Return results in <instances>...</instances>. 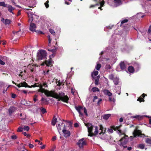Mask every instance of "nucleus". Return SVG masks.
<instances>
[{
	"instance_id": "1",
	"label": "nucleus",
	"mask_w": 151,
	"mask_h": 151,
	"mask_svg": "<svg viewBox=\"0 0 151 151\" xmlns=\"http://www.w3.org/2000/svg\"><path fill=\"white\" fill-rule=\"evenodd\" d=\"M45 94L47 96H51L53 98L58 99V101H61L68 103L69 98L67 95H65V93L63 92H59V93H55L54 91H49L46 90L45 92Z\"/></svg>"
},
{
	"instance_id": "2",
	"label": "nucleus",
	"mask_w": 151,
	"mask_h": 151,
	"mask_svg": "<svg viewBox=\"0 0 151 151\" xmlns=\"http://www.w3.org/2000/svg\"><path fill=\"white\" fill-rule=\"evenodd\" d=\"M85 126L88 128V136L92 137L93 136L96 135L97 134L99 131L97 126L95 127V131L93 133L92 131L94 126L91 124L89 123H85Z\"/></svg>"
},
{
	"instance_id": "3",
	"label": "nucleus",
	"mask_w": 151,
	"mask_h": 151,
	"mask_svg": "<svg viewBox=\"0 0 151 151\" xmlns=\"http://www.w3.org/2000/svg\"><path fill=\"white\" fill-rule=\"evenodd\" d=\"M47 56V54L45 51L41 50L40 52L37 53V58L39 60H41L43 59H45Z\"/></svg>"
},
{
	"instance_id": "4",
	"label": "nucleus",
	"mask_w": 151,
	"mask_h": 151,
	"mask_svg": "<svg viewBox=\"0 0 151 151\" xmlns=\"http://www.w3.org/2000/svg\"><path fill=\"white\" fill-rule=\"evenodd\" d=\"M84 138H82L80 139L78 142L77 143V144L80 148L83 147V146L86 145V142L84 140Z\"/></svg>"
},
{
	"instance_id": "5",
	"label": "nucleus",
	"mask_w": 151,
	"mask_h": 151,
	"mask_svg": "<svg viewBox=\"0 0 151 151\" xmlns=\"http://www.w3.org/2000/svg\"><path fill=\"white\" fill-rule=\"evenodd\" d=\"M62 132L64 134V136L65 137H67L70 136V132L69 131L66 130V127L65 124L63 126Z\"/></svg>"
},
{
	"instance_id": "6",
	"label": "nucleus",
	"mask_w": 151,
	"mask_h": 151,
	"mask_svg": "<svg viewBox=\"0 0 151 151\" xmlns=\"http://www.w3.org/2000/svg\"><path fill=\"white\" fill-rule=\"evenodd\" d=\"M75 107L76 110L78 112L79 114V116L80 117H82L83 116V113L81 112V111L83 109V107L81 106H75Z\"/></svg>"
},
{
	"instance_id": "7",
	"label": "nucleus",
	"mask_w": 151,
	"mask_h": 151,
	"mask_svg": "<svg viewBox=\"0 0 151 151\" xmlns=\"http://www.w3.org/2000/svg\"><path fill=\"white\" fill-rule=\"evenodd\" d=\"M133 134L134 137H136L137 136H142L143 135L144 136H145V135L142 134L140 131L139 130H134L133 132ZM141 136L142 137V136Z\"/></svg>"
},
{
	"instance_id": "8",
	"label": "nucleus",
	"mask_w": 151,
	"mask_h": 151,
	"mask_svg": "<svg viewBox=\"0 0 151 151\" xmlns=\"http://www.w3.org/2000/svg\"><path fill=\"white\" fill-rule=\"evenodd\" d=\"M17 109V108L14 106H11L8 109L9 114L10 116L12 115V114L14 113Z\"/></svg>"
},
{
	"instance_id": "9",
	"label": "nucleus",
	"mask_w": 151,
	"mask_h": 151,
	"mask_svg": "<svg viewBox=\"0 0 151 151\" xmlns=\"http://www.w3.org/2000/svg\"><path fill=\"white\" fill-rule=\"evenodd\" d=\"M36 28V26L35 24L33 23H30L29 28V29L30 31L37 32L35 29Z\"/></svg>"
},
{
	"instance_id": "10",
	"label": "nucleus",
	"mask_w": 151,
	"mask_h": 151,
	"mask_svg": "<svg viewBox=\"0 0 151 151\" xmlns=\"http://www.w3.org/2000/svg\"><path fill=\"white\" fill-rule=\"evenodd\" d=\"M27 14L29 18V19L28 20V22H29L32 23V22L33 21V18L32 15L33 14V13L29 11L27 12Z\"/></svg>"
},
{
	"instance_id": "11",
	"label": "nucleus",
	"mask_w": 151,
	"mask_h": 151,
	"mask_svg": "<svg viewBox=\"0 0 151 151\" xmlns=\"http://www.w3.org/2000/svg\"><path fill=\"white\" fill-rule=\"evenodd\" d=\"M145 96H147V94L144 93H143L140 97L138 98L137 100L139 101L140 102H144L145 101L144 98Z\"/></svg>"
},
{
	"instance_id": "12",
	"label": "nucleus",
	"mask_w": 151,
	"mask_h": 151,
	"mask_svg": "<svg viewBox=\"0 0 151 151\" xmlns=\"http://www.w3.org/2000/svg\"><path fill=\"white\" fill-rule=\"evenodd\" d=\"M52 60L51 58H50L48 60H46L45 61V63L47 66H52Z\"/></svg>"
},
{
	"instance_id": "13",
	"label": "nucleus",
	"mask_w": 151,
	"mask_h": 151,
	"mask_svg": "<svg viewBox=\"0 0 151 151\" xmlns=\"http://www.w3.org/2000/svg\"><path fill=\"white\" fill-rule=\"evenodd\" d=\"M119 66L122 70H123L126 68L125 64L123 61H121L119 63Z\"/></svg>"
},
{
	"instance_id": "14",
	"label": "nucleus",
	"mask_w": 151,
	"mask_h": 151,
	"mask_svg": "<svg viewBox=\"0 0 151 151\" xmlns=\"http://www.w3.org/2000/svg\"><path fill=\"white\" fill-rule=\"evenodd\" d=\"M6 7L8 8V11L9 12L14 14L12 11L15 9L12 6L9 5H8Z\"/></svg>"
},
{
	"instance_id": "15",
	"label": "nucleus",
	"mask_w": 151,
	"mask_h": 151,
	"mask_svg": "<svg viewBox=\"0 0 151 151\" xmlns=\"http://www.w3.org/2000/svg\"><path fill=\"white\" fill-rule=\"evenodd\" d=\"M128 70L130 73H133L134 71V69L132 66H129L128 68Z\"/></svg>"
},
{
	"instance_id": "16",
	"label": "nucleus",
	"mask_w": 151,
	"mask_h": 151,
	"mask_svg": "<svg viewBox=\"0 0 151 151\" xmlns=\"http://www.w3.org/2000/svg\"><path fill=\"white\" fill-rule=\"evenodd\" d=\"M57 118L55 117V116H54L51 122L53 126H54L55 125L56 123L57 122Z\"/></svg>"
},
{
	"instance_id": "17",
	"label": "nucleus",
	"mask_w": 151,
	"mask_h": 151,
	"mask_svg": "<svg viewBox=\"0 0 151 151\" xmlns=\"http://www.w3.org/2000/svg\"><path fill=\"white\" fill-rule=\"evenodd\" d=\"M98 71L96 70L94 71V72L92 73L91 74V76L93 80L94 78V77L93 76V75H94V76H96L98 75Z\"/></svg>"
},
{
	"instance_id": "18",
	"label": "nucleus",
	"mask_w": 151,
	"mask_h": 151,
	"mask_svg": "<svg viewBox=\"0 0 151 151\" xmlns=\"http://www.w3.org/2000/svg\"><path fill=\"white\" fill-rule=\"evenodd\" d=\"M114 83L115 85H117L119 82V79L117 77L115 78L113 80Z\"/></svg>"
},
{
	"instance_id": "19",
	"label": "nucleus",
	"mask_w": 151,
	"mask_h": 151,
	"mask_svg": "<svg viewBox=\"0 0 151 151\" xmlns=\"http://www.w3.org/2000/svg\"><path fill=\"white\" fill-rule=\"evenodd\" d=\"M20 83L21 87H30L28 85L27 83L25 82L23 83Z\"/></svg>"
},
{
	"instance_id": "20",
	"label": "nucleus",
	"mask_w": 151,
	"mask_h": 151,
	"mask_svg": "<svg viewBox=\"0 0 151 151\" xmlns=\"http://www.w3.org/2000/svg\"><path fill=\"white\" fill-rule=\"evenodd\" d=\"M132 117L133 118L137 119L138 120H140L143 119V116H139V115H136L132 116Z\"/></svg>"
},
{
	"instance_id": "21",
	"label": "nucleus",
	"mask_w": 151,
	"mask_h": 151,
	"mask_svg": "<svg viewBox=\"0 0 151 151\" xmlns=\"http://www.w3.org/2000/svg\"><path fill=\"white\" fill-rule=\"evenodd\" d=\"M111 116V114H105L103 116V118L104 119L107 120Z\"/></svg>"
},
{
	"instance_id": "22",
	"label": "nucleus",
	"mask_w": 151,
	"mask_h": 151,
	"mask_svg": "<svg viewBox=\"0 0 151 151\" xmlns=\"http://www.w3.org/2000/svg\"><path fill=\"white\" fill-rule=\"evenodd\" d=\"M145 145L143 144H139L137 146V147L139 148H140L142 149H143L145 148Z\"/></svg>"
},
{
	"instance_id": "23",
	"label": "nucleus",
	"mask_w": 151,
	"mask_h": 151,
	"mask_svg": "<svg viewBox=\"0 0 151 151\" xmlns=\"http://www.w3.org/2000/svg\"><path fill=\"white\" fill-rule=\"evenodd\" d=\"M128 21V19H124V20L121 21L120 26H121L123 24L127 22Z\"/></svg>"
},
{
	"instance_id": "24",
	"label": "nucleus",
	"mask_w": 151,
	"mask_h": 151,
	"mask_svg": "<svg viewBox=\"0 0 151 151\" xmlns=\"http://www.w3.org/2000/svg\"><path fill=\"white\" fill-rule=\"evenodd\" d=\"M91 90L93 92H95L96 91H99V88L96 87H93L92 89Z\"/></svg>"
},
{
	"instance_id": "25",
	"label": "nucleus",
	"mask_w": 151,
	"mask_h": 151,
	"mask_svg": "<svg viewBox=\"0 0 151 151\" xmlns=\"http://www.w3.org/2000/svg\"><path fill=\"white\" fill-rule=\"evenodd\" d=\"M11 22V21L9 19H6L5 20L4 24H9Z\"/></svg>"
},
{
	"instance_id": "26",
	"label": "nucleus",
	"mask_w": 151,
	"mask_h": 151,
	"mask_svg": "<svg viewBox=\"0 0 151 151\" xmlns=\"http://www.w3.org/2000/svg\"><path fill=\"white\" fill-rule=\"evenodd\" d=\"M104 128L101 125H100V127L99 130H101V132H100V133H99V134H101L102 133H104L105 132V130L104 131V132H103V130Z\"/></svg>"
},
{
	"instance_id": "27",
	"label": "nucleus",
	"mask_w": 151,
	"mask_h": 151,
	"mask_svg": "<svg viewBox=\"0 0 151 151\" xmlns=\"http://www.w3.org/2000/svg\"><path fill=\"white\" fill-rule=\"evenodd\" d=\"M0 6H2L4 7H7V4H5L4 2H0Z\"/></svg>"
},
{
	"instance_id": "28",
	"label": "nucleus",
	"mask_w": 151,
	"mask_h": 151,
	"mask_svg": "<svg viewBox=\"0 0 151 151\" xmlns=\"http://www.w3.org/2000/svg\"><path fill=\"white\" fill-rule=\"evenodd\" d=\"M101 67V65L100 64H98L96 66V69L98 70H99Z\"/></svg>"
},
{
	"instance_id": "29",
	"label": "nucleus",
	"mask_w": 151,
	"mask_h": 151,
	"mask_svg": "<svg viewBox=\"0 0 151 151\" xmlns=\"http://www.w3.org/2000/svg\"><path fill=\"white\" fill-rule=\"evenodd\" d=\"M105 68L106 70L110 69L111 68V66L110 65L107 64L105 66Z\"/></svg>"
},
{
	"instance_id": "30",
	"label": "nucleus",
	"mask_w": 151,
	"mask_h": 151,
	"mask_svg": "<svg viewBox=\"0 0 151 151\" xmlns=\"http://www.w3.org/2000/svg\"><path fill=\"white\" fill-rule=\"evenodd\" d=\"M114 75L113 74H111V75H109V79L113 80L114 78Z\"/></svg>"
},
{
	"instance_id": "31",
	"label": "nucleus",
	"mask_w": 151,
	"mask_h": 151,
	"mask_svg": "<svg viewBox=\"0 0 151 151\" xmlns=\"http://www.w3.org/2000/svg\"><path fill=\"white\" fill-rule=\"evenodd\" d=\"M23 129L24 131H28L29 130V128L28 126H25L23 127Z\"/></svg>"
},
{
	"instance_id": "32",
	"label": "nucleus",
	"mask_w": 151,
	"mask_h": 151,
	"mask_svg": "<svg viewBox=\"0 0 151 151\" xmlns=\"http://www.w3.org/2000/svg\"><path fill=\"white\" fill-rule=\"evenodd\" d=\"M49 31L51 33V34L53 35H55V32L53 29H50Z\"/></svg>"
},
{
	"instance_id": "33",
	"label": "nucleus",
	"mask_w": 151,
	"mask_h": 151,
	"mask_svg": "<svg viewBox=\"0 0 151 151\" xmlns=\"http://www.w3.org/2000/svg\"><path fill=\"white\" fill-rule=\"evenodd\" d=\"M46 90H45V89L43 88L42 89H39L38 90V92H41L42 93H45V91Z\"/></svg>"
},
{
	"instance_id": "34",
	"label": "nucleus",
	"mask_w": 151,
	"mask_h": 151,
	"mask_svg": "<svg viewBox=\"0 0 151 151\" xmlns=\"http://www.w3.org/2000/svg\"><path fill=\"white\" fill-rule=\"evenodd\" d=\"M103 92L104 93V94L106 95H107L109 92V91L107 89L104 90L103 91Z\"/></svg>"
},
{
	"instance_id": "35",
	"label": "nucleus",
	"mask_w": 151,
	"mask_h": 151,
	"mask_svg": "<svg viewBox=\"0 0 151 151\" xmlns=\"http://www.w3.org/2000/svg\"><path fill=\"white\" fill-rule=\"evenodd\" d=\"M112 128L114 130H116V129L118 130L119 129L120 126H116L115 127L114 126H112Z\"/></svg>"
},
{
	"instance_id": "36",
	"label": "nucleus",
	"mask_w": 151,
	"mask_h": 151,
	"mask_svg": "<svg viewBox=\"0 0 151 151\" xmlns=\"http://www.w3.org/2000/svg\"><path fill=\"white\" fill-rule=\"evenodd\" d=\"M49 1L47 0L46 1V2L45 3V5L46 8H48L49 7V5L48 4Z\"/></svg>"
},
{
	"instance_id": "37",
	"label": "nucleus",
	"mask_w": 151,
	"mask_h": 151,
	"mask_svg": "<svg viewBox=\"0 0 151 151\" xmlns=\"http://www.w3.org/2000/svg\"><path fill=\"white\" fill-rule=\"evenodd\" d=\"M23 128L22 127H19L17 130V132H22V131Z\"/></svg>"
},
{
	"instance_id": "38",
	"label": "nucleus",
	"mask_w": 151,
	"mask_h": 151,
	"mask_svg": "<svg viewBox=\"0 0 151 151\" xmlns=\"http://www.w3.org/2000/svg\"><path fill=\"white\" fill-rule=\"evenodd\" d=\"M83 110L84 112L85 113L86 115V116H88V114H87V111L86 108L85 107L83 108Z\"/></svg>"
},
{
	"instance_id": "39",
	"label": "nucleus",
	"mask_w": 151,
	"mask_h": 151,
	"mask_svg": "<svg viewBox=\"0 0 151 151\" xmlns=\"http://www.w3.org/2000/svg\"><path fill=\"white\" fill-rule=\"evenodd\" d=\"M41 111L43 114H44L47 112L46 109L45 108H42L41 109Z\"/></svg>"
},
{
	"instance_id": "40",
	"label": "nucleus",
	"mask_w": 151,
	"mask_h": 151,
	"mask_svg": "<svg viewBox=\"0 0 151 151\" xmlns=\"http://www.w3.org/2000/svg\"><path fill=\"white\" fill-rule=\"evenodd\" d=\"M113 129L112 128V126L111 127V128L109 129L108 130V132H110L111 133H112L113 132Z\"/></svg>"
},
{
	"instance_id": "41",
	"label": "nucleus",
	"mask_w": 151,
	"mask_h": 151,
	"mask_svg": "<svg viewBox=\"0 0 151 151\" xmlns=\"http://www.w3.org/2000/svg\"><path fill=\"white\" fill-rule=\"evenodd\" d=\"M37 83H35V84L32 85L31 86H29L30 87H29V88H31L32 87H38V86H37Z\"/></svg>"
},
{
	"instance_id": "42",
	"label": "nucleus",
	"mask_w": 151,
	"mask_h": 151,
	"mask_svg": "<svg viewBox=\"0 0 151 151\" xmlns=\"http://www.w3.org/2000/svg\"><path fill=\"white\" fill-rule=\"evenodd\" d=\"M146 142L147 143L151 144V139H150L149 138H147Z\"/></svg>"
},
{
	"instance_id": "43",
	"label": "nucleus",
	"mask_w": 151,
	"mask_h": 151,
	"mask_svg": "<svg viewBox=\"0 0 151 151\" xmlns=\"http://www.w3.org/2000/svg\"><path fill=\"white\" fill-rule=\"evenodd\" d=\"M48 50L49 51L53 53H55L56 52V49L50 50L48 49Z\"/></svg>"
},
{
	"instance_id": "44",
	"label": "nucleus",
	"mask_w": 151,
	"mask_h": 151,
	"mask_svg": "<svg viewBox=\"0 0 151 151\" xmlns=\"http://www.w3.org/2000/svg\"><path fill=\"white\" fill-rule=\"evenodd\" d=\"M115 3L119 4L121 2V0H114Z\"/></svg>"
},
{
	"instance_id": "45",
	"label": "nucleus",
	"mask_w": 151,
	"mask_h": 151,
	"mask_svg": "<svg viewBox=\"0 0 151 151\" xmlns=\"http://www.w3.org/2000/svg\"><path fill=\"white\" fill-rule=\"evenodd\" d=\"M99 5V4L98 3H97L94 5H91L90 6V8H92V7H94L96 6Z\"/></svg>"
},
{
	"instance_id": "46",
	"label": "nucleus",
	"mask_w": 151,
	"mask_h": 151,
	"mask_svg": "<svg viewBox=\"0 0 151 151\" xmlns=\"http://www.w3.org/2000/svg\"><path fill=\"white\" fill-rule=\"evenodd\" d=\"M47 37L48 38V41H49V44L51 42V39H50V35H48L47 36Z\"/></svg>"
},
{
	"instance_id": "47",
	"label": "nucleus",
	"mask_w": 151,
	"mask_h": 151,
	"mask_svg": "<svg viewBox=\"0 0 151 151\" xmlns=\"http://www.w3.org/2000/svg\"><path fill=\"white\" fill-rule=\"evenodd\" d=\"M58 129L59 130H61V125H60V124H58V126H57Z\"/></svg>"
},
{
	"instance_id": "48",
	"label": "nucleus",
	"mask_w": 151,
	"mask_h": 151,
	"mask_svg": "<svg viewBox=\"0 0 151 151\" xmlns=\"http://www.w3.org/2000/svg\"><path fill=\"white\" fill-rule=\"evenodd\" d=\"M21 31V30H20L19 31H13V34H16V35H17V34H19V33Z\"/></svg>"
},
{
	"instance_id": "49",
	"label": "nucleus",
	"mask_w": 151,
	"mask_h": 151,
	"mask_svg": "<svg viewBox=\"0 0 151 151\" xmlns=\"http://www.w3.org/2000/svg\"><path fill=\"white\" fill-rule=\"evenodd\" d=\"M37 96L36 95H34V98H33V101L35 102H36L37 101Z\"/></svg>"
},
{
	"instance_id": "50",
	"label": "nucleus",
	"mask_w": 151,
	"mask_h": 151,
	"mask_svg": "<svg viewBox=\"0 0 151 151\" xmlns=\"http://www.w3.org/2000/svg\"><path fill=\"white\" fill-rule=\"evenodd\" d=\"M11 138L12 139H16L17 138V137L15 135H13L11 136Z\"/></svg>"
},
{
	"instance_id": "51",
	"label": "nucleus",
	"mask_w": 151,
	"mask_h": 151,
	"mask_svg": "<svg viewBox=\"0 0 151 151\" xmlns=\"http://www.w3.org/2000/svg\"><path fill=\"white\" fill-rule=\"evenodd\" d=\"M109 100L110 101H114V98H112L111 97H109Z\"/></svg>"
},
{
	"instance_id": "52",
	"label": "nucleus",
	"mask_w": 151,
	"mask_h": 151,
	"mask_svg": "<svg viewBox=\"0 0 151 151\" xmlns=\"http://www.w3.org/2000/svg\"><path fill=\"white\" fill-rule=\"evenodd\" d=\"M104 1H102L100 2V4L101 6H103L104 4Z\"/></svg>"
},
{
	"instance_id": "53",
	"label": "nucleus",
	"mask_w": 151,
	"mask_h": 151,
	"mask_svg": "<svg viewBox=\"0 0 151 151\" xmlns=\"http://www.w3.org/2000/svg\"><path fill=\"white\" fill-rule=\"evenodd\" d=\"M5 64V63L1 60L0 59V64L3 65H4Z\"/></svg>"
},
{
	"instance_id": "54",
	"label": "nucleus",
	"mask_w": 151,
	"mask_h": 151,
	"mask_svg": "<svg viewBox=\"0 0 151 151\" xmlns=\"http://www.w3.org/2000/svg\"><path fill=\"white\" fill-rule=\"evenodd\" d=\"M70 83H69L68 82H66V84L67 85V86L68 88H70Z\"/></svg>"
},
{
	"instance_id": "55",
	"label": "nucleus",
	"mask_w": 151,
	"mask_h": 151,
	"mask_svg": "<svg viewBox=\"0 0 151 151\" xmlns=\"http://www.w3.org/2000/svg\"><path fill=\"white\" fill-rule=\"evenodd\" d=\"M99 81L98 79H95V84L96 85H98L99 84Z\"/></svg>"
},
{
	"instance_id": "56",
	"label": "nucleus",
	"mask_w": 151,
	"mask_h": 151,
	"mask_svg": "<svg viewBox=\"0 0 151 151\" xmlns=\"http://www.w3.org/2000/svg\"><path fill=\"white\" fill-rule=\"evenodd\" d=\"M35 142H38L39 143V144H40V145H41L42 144V142H40V141L39 140H38L37 139H36L35 140Z\"/></svg>"
},
{
	"instance_id": "57",
	"label": "nucleus",
	"mask_w": 151,
	"mask_h": 151,
	"mask_svg": "<svg viewBox=\"0 0 151 151\" xmlns=\"http://www.w3.org/2000/svg\"><path fill=\"white\" fill-rule=\"evenodd\" d=\"M29 147L30 148H32L34 147V145H33L31 144H29Z\"/></svg>"
},
{
	"instance_id": "58",
	"label": "nucleus",
	"mask_w": 151,
	"mask_h": 151,
	"mask_svg": "<svg viewBox=\"0 0 151 151\" xmlns=\"http://www.w3.org/2000/svg\"><path fill=\"white\" fill-rule=\"evenodd\" d=\"M16 96V95L15 94L12 93V97L13 98H15Z\"/></svg>"
},
{
	"instance_id": "59",
	"label": "nucleus",
	"mask_w": 151,
	"mask_h": 151,
	"mask_svg": "<svg viewBox=\"0 0 151 151\" xmlns=\"http://www.w3.org/2000/svg\"><path fill=\"white\" fill-rule=\"evenodd\" d=\"M78 126H79L78 124L77 123H75L74 124V126L75 127H78Z\"/></svg>"
},
{
	"instance_id": "60",
	"label": "nucleus",
	"mask_w": 151,
	"mask_h": 151,
	"mask_svg": "<svg viewBox=\"0 0 151 151\" xmlns=\"http://www.w3.org/2000/svg\"><path fill=\"white\" fill-rule=\"evenodd\" d=\"M56 139V136H54L52 137V140L53 141H55Z\"/></svg>"
},
{
	"instance_id": "61",
	"label": "nucleus",
	"mask_w": 151,
	"mask_h": 151,
	"mask_svg": "<svg viewBox=\"0 0 151 151\" xmlns=\"http://www.w3.org/2000/svg\"><path fill=\"white\" fill-rule=\"evenodd\" d=\"M98 99V97L97 96H94L93 99V101L94 102V101Z\"/></svg>"
},
{
	"instance_id": "62",
	"label": "nucleus",
	"mask_w": 151,
	"mask_h": 151,
	"mask_svg": "<svg viewBox=\"0 0 151 151\" xmlns=\"http://www.w3.org/2000/svg\"><path fill=\"white\" fill-rule=\"evenodd\" d=\"M43 85L44 86L46 87H47L48 86L47 84V83H43Z\"/></svg>"
},
{
	"instance_id": "63",
	"label": "nucleus",
	"mask_w": 151,
	"mask_h": 151,
	"mask_svg": "<svg viewBox=\"0 0 151 151\" xmlns=\"http://www.w3.org/2000/svg\"><path fill=\"white\" fill-rule=\"evenodd\" d=\"M45 147V145H44L42 146H40V148L42 149H44Z\"/></svg>"
},
{
	"instance_id": "64",
	"label": "nucleus",
	"mask_w": 151,
	"mask_h": 151,
	"mask_svg": "<svg viewBox=\"0 0 151 151\" xmlns=\"http://www.w3.org/2000/svg\"><path fill=\"white\" fill-rule=\"evenodd\" d=\"M112 93L109 91L107 95L109 96H112Z\"/></svg>"
}]
</instances>
